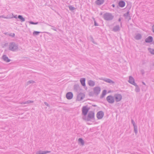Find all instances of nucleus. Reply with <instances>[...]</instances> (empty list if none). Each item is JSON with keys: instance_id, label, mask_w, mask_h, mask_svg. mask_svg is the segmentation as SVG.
<instances>
[{"instance_id": "nucleus-19", "label": "nucleus", "mask_w": 154, "mask_h": 154, "mask_svg": "<svg viewBox=\"0 0 154 154\" xmlns=\"http://www.w3.org/2000/svg\"><path fill=\"white\" fill-rule=\"evenodd\" d=\"M106 94V90H103L102 93V97H103Z\"/></svg>"}, {"instance_id": "nucleus-25", "label": "nucleus", "mask_w": 154, "mask_h": 154, "mask_svg": "<svg viewBox=\"0 0 154 154\" xmlns=\"http://www.w3.org/2000/svg\"><path fill=\"white\" fill-rule=\"evenodd\" d=\"M30 24H37V23H34L33 22H30L29 23Z\"/></svg>"}, {"instance_id": "nucleus-14", "label": "nucleus", "mask_w": 154, "mask_h": 154, "mask_svg": "<svg viewBox=\"0 0 154 154\" xmlns=\"http://www.w3.org/2000/svg\"><path fill=\"white\" fill-rule=\"evenodd\" d=\"M88 84L90 86H93L95 85V83L93 81L90 80L88 81Z\"/></svg>"}, {"instance_id": "nucleus-28", "label": "nucleus", "mask_w": 154, "mask_h": 154, "mask_svg": "<svg viewBox=\"0 0 154 154\" xmlns=\"http://www.w3.org/2000/svg\"><path fill=\"white\" fill-rule=\"evenodd\" d=\"M153 31L154 32V28H153Z\"/></svg>"}, {"instance_id": "nucleus-9", "label": "nucleus", "mask_w": 154, "mask_h": 154, "mask_svg": "<svg viewBox=\"0 0 154 154\" xmlns=\"http://www.w3.org/2000/svg\"><path fill=\"white\" fill-rule=\"evenodd\" d=\"M129 82L131 84H132L134 85H135L136 84L134 82V78L132 77H129Z\"/></svg>"}, {"instance_id": "nucleus-10", "label": "nucleus", "mask_w": 154, "mask_h": 154, "mask_svg": "<svg viewBox=\"0 0 154 154\" xmlns=\"http://www.w3.org/2000/svg\"><path fill=\"white\" fill-rule=\"evenodd\" d=\"M94 117V113L93 112H90L88 116V119H91L93 118Z\"/></svg>"}, {"instance_id": "nucleus-30", "label": "nucleus", "mask_w": 154, "mask_h": 154, "mask_svg": "<svg viewBox=\"0 0 154 154\" xmlns=\"http://www.w3.org/2000/svg\"><path fill=\"white\" fill-rule=\"evenodd\" d=\"M95 26H96V25H96V23H95Z\"/></svg>"}, {"instance_id": "nucleus-5", "label": "nucleus", "mask_w": 154, "mask_h": 154, "mask_svg": "<svg viewBox=\"0 0 154 154\" xmlns=\"http://www.w3.org/2000/svg\"><path fill=\"white\" fill-rule=\"evenodd\" d=\"M106 99L108 102L110 103H112L114 101L113 97L110 96H108Z\"/></svg>"}, {"instance_id": "nucleus-15", "label": "nucleus", "mask_w": 154, "mask_h": 154, "mask_svg": "<svg viewBox=\"0 0 154 154\" xmlns=\"http://www.w3.org/2000/svg\"><path fill=\"white\" fill-rule=\"evenodd\" d=\"M80 82L83 86H85V78L81 79L80 80Z\"/></svg>"}, {"instance_id": "nucleus-8", "label": "nucleus", "mask_w": 154, "mask_h": 154, "mask_svg": "<svg viewBox=\"0 0 154 154\" xmlns=\"http://www.w3.org/2000/svg\"><path fill=\"white\" fill-rule=\"evenodd\" d=\"M73 95L72 93L69 92L66 94V97L68 99H71L73 97Z\"/></svg>"}, {"instance_id": "nucleus-4", "label": "nucleus", "mask_w": 154, "mask_h": 154, "mask_svg": "<svg viewBox=\"0 0 154 154\" xmlns=\"http://www.w3.org/2000/svg\"><path fill=\"white\" fill-rule=\"evenodd\" d=\"M17 48V46L13 44H11L9 47V49L12 51L16 50Z\"/></svg>"}, {"instance_id": "nucleus-11", "label": "nucleus", "mask_w": 154, "mask_h": 154, "mask_svg": "<svg viewBox=\"0 0 154 154\" xmlns=\"http://www.w3.org/2000/svg\"><path fill=\"white\" fill-rule=\"evenodd\" d=\"M104 2V0H97L96 1V3L98 5H100L103 4Z\"/></svg>"}, {"instance_id": "nucleus-12", "label": "nucleus", "mask_w": 154, "mask_h": 154, "mask_svg": "<svg viewBox=\"0 0 154 154\" xmlns=\"http://www.w3.org/2000/svg\"><path fill=\"white\" fill-rule=\"evenodd\" d=\"M152 41V38L151 36H149L146 39V42H150Z\"/></svg>"}, {"instance_id": "nucleus-29", "label": "nucleus", "mask_w": 154, "mask_h": 154, "mask_svg": "<svg viewBox=\"0 0 154 154\" xmlns=\"http://www.w3.org/2000/svg\"><path fill=\"white\" fill-rule=\"evenodd\" d=\"M136 38H137V39H139V38H138V37H137H137H136Z\"/></svg>"}, {"instance_id": "nucleus-24", "label": "nucleus", "mask_w": 154, "mask_h": 154, "mask_svg": "<svg viewBox=\"0 0 154 154\" xmlns=\"http://www.w3.org/2000/svg\"><path fill=\"white\" fill-rule=\"evenodd\" d=\"M69 9L70 10H73L75 9V8L72 7V6H69Z\"/></svg>"}, {"instance_id": "nucleus-22", "label": "nucleus", "mask_w": 154, "mask_h": 154, "mask_svg": "<svg viewBox=\"0 0 154 154\" xmlns=\"http://www.w3.org/2000/svg\"><path fill=\"white\" fill-rule=\"evenodd\" d=\"M149 51L150 53L153 54H154V50L151 49H149Z\"/></svg>"}, {"instance_id": "nucleus-26", "label": "nucleus", "mask_w": 154, "mask_h": 154, "mask_svg": "<svg viewBox=\"0 0 154 154\" xmlns=\"http://www.w3.org/2000/svg\"><path fill=\"white\" fill-rule=\"evenodd\" d=\"M134 129H135V132H137V130H136L135 128Z\"/></svg>"}, {"instance_id": "nucleus-1", "label": "nucleus", "mask_w": 154, "mask_h": 154, "mask_svg": "<svg viewBox=\"0 0 154 154\" xmlns=\"http://www.w3.org/2000/svg\"><path fill=\"white\" fill-rule=\"evenodd\" d=\"M85 97V95L82 93H80L77 96V100L78 101L82 100Z\"/></svg>"}, {"instance_id": "nucleus-3", "label": "nucleus", "mask_w": 154, "mask_h": 154, "mask_svg": "<svg viewBox=\"0 0 154 154\" xmlns=\"http://www.w3.org/2000/svg\"><path fill=\"white\" fill-rule=\"evenodd\" d=\"M100 88L98 87H95L93 89L94 93L95 94H98L100 91Z\"/></svg>"}, {"instance_id": "nucleus-2", "label": "nucleus", "mask_w": 154, "mask_h": 154, "mask_svg": "<svg viewBox=\"0 0 154 154\" xmlns=\"http://www.w3.org/2000/svg\"><path fill=\"white\" fill-rule=\"evenodd\" d=\"M115 98L116 101H120L122 98V95L119 94H116L114 96Z\"/></svg>"}, {"instance_id": "nucleus-18", "label": "nucleus", "mask_w": 154, "mask_h": 154, "mask_svg": "<svg viewBox=\"0 0 154 154\" xmlns=\"http://www.w3.org/2000/svg\"><path fill=\"white\" fill-rule=\"evenodd\" d=\"M18 18L20 19L22 21H24L25 19L21 16L19 15Z\"/></svg>"}, {"instance_id": "nucleus-23", "label": "nucleus", "mask_w": 154, "mask_h": 154, "mask_svg": "<svg viewBox=\"0 0 154 154\" xmlns=\"http://www.w3.org/2000/svg\"><path fill=\"white\" fill-rule=\"evenodd\" d=\"M40 33V32L38 31H34L33 32V34L34 35H37Z\"/></svg>"}, {"instance_id": "nucleus-16", "label": "nucleus", "mask_w": 154, "mask_h": 154, "mask_svg": "<svg viewBox=\"0 0 154 154\" xmlns=\"http://www.w3.org/2000/svg\"><path fill=\"white\" fill-rule=\"evenodd\" d=\"M3 59L4 61L7 62H8L10 61V60L5 55L3 56Z\"/></svg>"}, {"instance_id": "nucleus-20", "label": "nucleus", "mask_w": 154, "mask_h": 154, "mask_svg": "<svg viewBox=\"0 0 154 154\" xmlns=\"http://www.w3.org/2000/svg\"><path fill=\"white\" fill-rule=\"evenodd\" d=\"M105 81L106 82L108 83H113V82L112 80L109 79H107L106 80H105Z\"/></svg>"}, {"instance_id": "nucleus-7", "label": "nucleus", "mask_w": 154, "mask_h": 154, "mask_svg": "<svg viewBox=\"0 0 154 154\" xmlns=\"http://www.w3.org/2000/svg\"><path fill=\"white\" fill-rule=\"evenodd\" d=\"M103 116V113L102 111H100L98 112L97 115V118L100 119L102 118Z\"/></svg>"}, {"instance_id": "nucleus-6", "label": "nucleus", "mask_w": 154, "mask_h": 154, "mask_svg": "<svg viewBox=\"0 0 154 154\" xmlns=\"http://www.w3.org/2000/svg\"><path fill=\"white\" fill-rule=\"evenodd\" d=\"M88 111V109L86 106H83L82 109V112L83 114L84 115H86Z\"/></svg>"}, {"instance_id": "nucleus-13", "label": "nucleus", "mask_w": 154, "mask_h": 154, "mask_svg": "<svg viewBox=\"0 0 154 154\" xmlns=\"http://www.w3.org/2000/svg\"><path fill=\"white\" fill-rule=\"evenodd\" d=\"M119 5L120 7H123L125 5V3L124 1H121L119 2Z\"/></svg>"}, {"instance_id": "nucleus-21", "label": "nucleus", "mask_w": 154, "mask_h": 154, "mask_svg": "<svg viewBox=\"0 0 154 154\" xmlns=\"http://www.w3.org/2000/svg\"><path fill=\"white\" fill-rule=\"evenodd\" d=\"M79 142L80 143L82 144L83 145L84 144L83 141L81 138H79Z\"/></svg>"}, {"instance_id": "nucleus-27", "label": "nucleus", "mask_w": 154, "mask_h": 154, "mask_svg": "<svg viewBox=\"0 0 154 154\" xmlns=\"http://www.w3.org/2000/svg\"><path fill=\"white\" fill-rule=\"evenodd\" d=\"M112 5L113 7H115V5Z\"/></svg>"}, {"instance_id": "nucleus-17", "label": "nucleus", "mask_w": 154, "mask_h": 154, "mask_svg": "<svg viewBox=\"0 0 154 154\" xmlns=\"http://www.w3.org/2000/svg\"><path fill=\"white\" fill-rule=\"evenodd\" d=\"M49 151H40L37 154H46L47 153L50 152Z\"/></svg>"}]
</instances>
